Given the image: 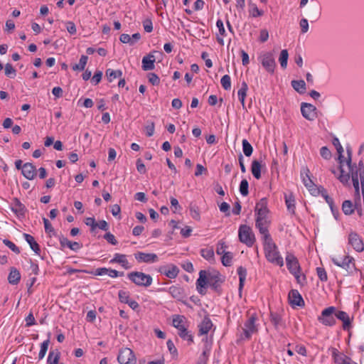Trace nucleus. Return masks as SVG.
Here are the masks:
<instances>
[{"mask_svg": "<svg viewBox=\"0 0 364 364\" xmlns=\"http://www.w3.org/2000/svg\"><path fill=\"white\" fill-rule=\"evenodd\" d=\"M144 29L146 32L150 33L153 31L152 22L150 19H146L143 21Z\"/></svg>", "mask_w": 364, "mask_h": 364, "instance_id": "63", "label": "nucleus"}, {"mask_svg": "<svg viewBox=\"0 0 364 364\" xmlns=\"http://www.w3.org/2000/svg\"><path fill=\"white\" fill-rule=\"evenodd\" d=\"M335 316L343 322L344 330H348L351 327V320L346 312L336 310Z\"/></svg>", "mask_w": 364, "mask_h": 364, "instance_id": "23", "label": "nucleus"}, {"mask_svg": "<svg viewBox=\"0 0 364 364\" xmlns=\"http://www.w3.org/2000/svg\"><path fill=\"white\" fill-rule=\"evenodd\" d=\"M255 212H262L264 213H268L269 210L267 208V200L266 198H262L255 206Z\"/></svg>", "mask_w": 364, "mask_h": 364, "instance_id": "38", "label": "nucleus"}, {"mask_svg": "<svg viewBox=\"0 0 364 364\" xmlns=\"http://www.w3.org/2000/svg\"><path fill=\"white\" fill-rule=\"evenodd\" d=\"M50 336V333L48 334V338L47 340H46L45 341H43L41 345V349H40V352L38 353L39 360L43 359L46 355V353L48 350V346L50 343V339H49Z\"/></svg>", "mask_w": 364, "mask_h": 364, "instance_id": "43", "label": "nucleus"}, {"mask_svg": "<svg viewBox=\"0 0 364 364\" xmlns=\"http://www.w3.org/2000/svg\"><path fill=\"white\" fill-rule=\"evenodd\" d=\"M270 321L276 328H278L279 326H282L283 325L282 317L277 313H270Z\"/></svg>", "mask_w": 364, "mask_h": 364, "instance_id": "40", "label": "nucleus"}, {"mask_svg": "<svg viewBox=\"0 0 364 364\" xmlns=\"http://www.w3.org/2000/svg\"><path fill=\"white\" fill-rule=\"evenodd\" d=\"M136 169L140 173H145L146 172V169L145 165L142 162L141 159H138L136 160Z\"/></svg>", "mask_w": 364, "mask_h": 364, "instance_id": "61", "label": "nucleus"}, {"mask_svg": "<svg viewBox=\"0 0 364 364\" xmlns=\"http://www.w3.org/2000/svg\"><path fill=\"white\" fill-rule=\"evenodd\" d=\"M247 90H248V86H247V83L245 82H243L242 83V86H241L240 89L237 92L238 98L242 105L243 109H245V99L247 95Z\"/></svg>", "mask_w": 364, "mask_h": 364, "instance_id": "33", "label": "nucleus"}, {"mask_svg": "<svg viewBox=\"0 0 364 364\" xmlns=\"http://www.w3.org/2000/svg\"><path fill=\"white\" fill-rule=\"evenodd\" d=\"M226 247H227V246H226L225 242H223V240L219 241L217 245L216 253L219 255H223L226 252H225Z\"/></svg>", "mask_w": 364, "mask_h": 364, "instance_id": "56", "label": "nucleus"}, {"mask_svg": "<svg viewBox=\"0 0 364 364\" xmlns=\"http://www.w3.org/2000/svg\"><path fill=\"white\" fill-rule=\"evenodd\" d=\"M333 146L336 147L337 152L338 154V163H339V169H340V175L338 176V180L344 185H349V181H350V174L349 173H344V170L343 168V163L345 161V158L343 155V149L341 146L339 139L336 137H334L332 141Z\"/></svg>", "mask_w": 364, "mask_h": 364, "instance_id": "3", "label": "nucleus"}, {"mask_svg": "<svg viewBox=\"0 0 364 364\" xmlns=\"http://www.w3.org/2000/svg\"><path fill=\"white\" fill-rule=\"evenodd\" d=\"M320 154L324 159H330L331 157V152L326 146H323L320 149Z\"/></svg>", "mask_w": 364, "mask_h": 364, "instance_id": "58", "label": "nucleus"}, {"mask_svg": "<svg viewBox=\"0 0 364 364\" xmlns=\"http://www.w3.org/2000/svg\"><path fill=\"white\" fill-rule=\"evenodd\" d=\"M303 182L311 194L315 195L316 191V185L314 183L308 173H306V176L303 178Z\"/></svg>", "mask_w": 364, "mask_h": 364, "instance_id": "35", "label": "nucleus"}, {"mask_svg": "<svg viewBox=\"0 0 364 364\" xmlns=\"http://www.w3.org/2000/svg\"><path fill=\"white\" fill-rule=\"evenodd\" d=\"M118 296L122 303L127 304L133 310L139 308L138 303L134 300L130 299L129 292L121 290L119 291Z\"/></svg>", "mask_w": 364, "mask_h": 364, "instance_id": "19", "label": "nucleus"}, {"mask_svg": "<svg viewBox=\"0 0 364 364\" xmlns=\"http://www.w3.org/2000/svg\"><path fill=\"white\" fill-rule=\"evenodd\" d=\"M316 272L318 278L322 282H326L328 279L327 274L326 270L322 267H317Z\"/></svg>", "mask_w": 364, "mask_h": 364, "instance_id": "57", "label": "nucleus"}, {"mask_svg": "<svg viewBox=\"0 0 364 364\" xmlns=\"http://www.w3.org/2000/svg\"><path fill=\"white\" fill-rule=\"evenodd\" d=\"M207 285L214 289L216 292L220 294L221 292L220 284L223 282L221 279V275L219 272L206 274Z\"/></svg>", "mask_w": 364, "mask_h": 364, "instance_id": "9", "label": "nucleus"}, {"mask_svg": "<svg viewBox=\"0 0 364 364\" xmlns=\"http://www.w3.org/2000/svg\"><path fill=\"white\" fill-rule=\"evenodd\" d=\"M288 299L292 307H303L305 305L304 301L298 290L291 289L289 293Z\"/></svg>", "mask_w": 364, "mask_h": 364, "instance_id": "14", "label": "nucleus"}, {"mask_svg": "<svg viewBox=\"0 0 364 364\" xmlns=\"http://www.w3.org/2000/svg\"><path fill=\"white\" fill-rule=\"evenodd\" d=\"M21 279V274L19 271L15 268L11 267L10 273L8 277V281L11 284H17Z\"/></svg>", "mask_w": 364, "mask_h": 364, "instance_id": "29", "label": "nucleus"}, {"mask_svg": "<svg viewBox=\"0 0 364 364\" xmlns=\"http://www.w3.org/2000/svg\"><path fill=\"white\" fill-rule=\"evenodd\" d=\"M21 173L26 178L33 180L36 176V166L31 163H26L23 165Z\"/></svg>", "mask_w": 364, "mask_h": 364, "instance_id": "20", "label": "nucleus"}, {"mask_svg": "<svg viewBox=\"0 0 364 364\" xmlns=\"http://www.w3.org/2000/svg\"><path fill=\"white\" fill-rule=\"evenodd\" d=\"M286 263L288 269L292 274L300 273L301 268L298 259L291 254L286 257Z\"/></svg>", "mask_w": 364, "mask_h": 364, "instance_id": "15", "label": "nucleus"}, {"mask_svg": "<svg viewBox=\"0 0 364 364\" xmlns=\"http://www.w3.org/2000/svg\"><path fill=\"white\" fill-rule=\"evenodd\" d=\"M85 224L90 226V230L92 232H94L95 229L97 228V222L95 221L94 218H87L85 220Z\"/></svg>", "mask_w": 364, "mask_h": 364, "instance_id": "59", "label": "nucleus"}, {"mask_svg": "<svg viewBox=\"0 0 364 364\" xmlns=\"http://www.w3.org/2000/svg\"><path fill=\"white\" fill-rule=\"evenodd\" d=\"M43 223H44L46 232H47V233L53 232L54 228H53L50 221L46 218H43Z\"/></svg>", "mask_w": 364, "mask_h": 364, "instance_id": "62", "label": "nucleus"}, {"mask_svg": "<svg viewBox=\"0 0 364 364\" xmlns=\"http://www.w3.org/2000/svg\"><path fill=\"white\" fill-rule=\"evenodd\" d=\"M251 171L254 177L257 179L261 178V164L257 160H254L251 165Z\"/></svg>", "mask_w": 364, "mask_h": 364, "instance_id": "34", "label": "nucleus"}, {"mask_svg": "<svg viewBox=\"0 0 364 364\" xmlns=\"http://www.w3.org/2000/svg\"><path fill=\"white\" fill-rule=\"evenodd\" d=\"M263 243L267 259L269 262L280 267L283 266V258L279 255V252L277 250V247L274 242L272 238L263 241Z\"/></svg>", "mask_w": 364, "mask_h": 364, "instance_id": "1", "label": "nucleus"}, {"mask_svg": "<svg viewBox=\"0 0 364 364\" xmlns=\"http://www.w3.org/2000/svg\"><path fill=\"white\" fill-rule=\"evenodd\" d=\"M285 203L287 205V210L292 214L295 213V199L293 194L284 195Z\"/></svg>", "mask_w": 364, "mask_h": 364, "instance_id": "31", "label": "nucleus"}, {"mask_svg": "<svg viewBox=\"0 0 364 364\" xmlns=\"http://www.w3.org/2000/svg\"><path fill=\"white\" fill-rule=\"evenodd\" d=\"M220 210L223 213H225L227 216H229L230 215V205L226 202H223L220 206Z\"/></svg>", "mask_w": 364, "mask_h": 364, "instance_id": "64", "label": "nucleus"}, {"mask_svg": "<svg viewBox=\"0 0 364 364\" xmlns=\"http://www.w3.org/2000/svg\"><path fill=\"white\" fill-rule=\"evenodd\" d=\"M353 205L350 200H345L342 205V210L346 215H351L354 212Z\"/></svg>", "mask_w": 364, "mask_h": 364, "instance_id": "44", "label": "nucleus"}, {"mask_svg": "<svg viewBox=\"0 0 364 364\" xmlns=\"http://www.w3.org/2000/svg\"><path fill=\"white\" fill-rule=\"evenodd\" d=\"M220 83L224 90H229L231 87L230 77L228 75H223L220 80Z\"/></svg>", "mask_w": 364, "mask_h": 364, "instance_id": "51", "label": "nucleus"}, {"mask_svg": "<svg viewBox=\"0 0 364 364\" xmlns=\"http://www.w3.org/2000/svg\"><path fill=\"white\" fill-rule=\"evenodd\" d=\"M348 242L357 252H362L364 250V244L362 239L356 232H350L348 237Z\"/></svg>", "mask_w": 364, "mask_h": 364, "instance_id": "16", "label": "nucleus"}, {"mask_svg": "<svg viewBox=\"0 0 364 364\" xmlns=\"http://www.w3.org/2000/svg\"><path fill=\"white\" fill-rule=\"evenodd\" d=\"M270 220H255V226L259 230V233L262 235V240H268L272 237L269 232V227Z\"/></svg>", "mask_w": 364, "mask_h": 364, "instance_id": "12", "label": "nucleus"}, {"mask_svg": "<svg viewBox=\"0 0 364 364\" xmlns=\"http://www.w3.org/2000/svg\"><path fill=\"white\" fill-rule=\"evenodd\" d=\"M233 255L232 253L230 252H225L222 258L221 262L222 264L225 267H230L232 265V259Z\"/></svg>", "mask_w": 364, "mask_h": 364, "instance_id": "49", "label": "nucleus"}, {"mask_svg": "<svg viewBox=\"0 0 364 364\" xmlns=\"http://www.w3.org/2000/svg\"><path fill=\"white\" fill-rule=\"evenodd\" d=\"M60 353L58 350H50L48 354L47 362L48 364H58L60 359Z\"/></svg>", "mask_w": 364, "mask_h": 364, "instance_id": "37", "label": "nucleus"}, {"mask_svg": "<svg viewBox=\"0 0 364 364\" xmlns=\"http://www.w3.org/2000/svg\"><path fill=\"white\" fill-rule=\"evenodd\" d=\"M148 80L150 83L153 85H158L160 82V79L158 75L154 73L148 74Z\"/></svg>", "mask_w": 364, "mask_h": 364, "instance_id": "55", "label": "nucleus"}, {"mask_svg": "<svg viewBox=\"0 0 364 364\" xmlns=\"http://www.w3.org/2000/svg\"><path fill=\"white\" fill-rule=\"evenodd\" d=\"M117 361L120 364H135L136 360L133 351L130 348H124L119 351Z\"/></svg>", "mask_w": 364, "mask_h": 364, "instance_id": "8", "label": "nucleus"}, {"mask_svg": "<svg viewBox=\"0 0 364 364\" xmlns=\"http://www.w3.org/2000/svg\"><path fill=\"white\" fill-rule=\"evenodd\" d=\"M335 313L336 307L329 306L326 308L321 311V315L318 317V320L324 326H334L336 323Z\"/></svg>", "mask_w": 364, "mask_h": 364, "instance_id": "7", "label": "nucleus"}, {"mask_svg": "<svg viewBox=\"0 0 364 364\" xmlns=\"http://www.w3.org/2000/svg\"><path fill=\"white\" fill-rule=\"evenodd\" d=\"M155 57L152 54L144 56L142 59V69L145 71L151 70L154 68Z\"/></svg>", "mask_w": 364, "mask_h": 364, "instance_id": "24", "label": "nucleus"}, {"mask_svg": "<svg viewBox=\"0 0 364 364\" xmlns=\"http://www.w3.org/2000/svg\"><path fill=\"white\" fill-rule=\"evenodd\" d=\"M87 56L82 55L80 58L78 64H75L73 66V70H83L87 62Z\"/></svg>", "mask_w": 364, "mask_h": 364, "instance_id": "46", "label": "nucleus"}, {"mask_svg": "<svg viewBox=\"0 0 364 364\" xmlns=\"http://www.w3.org/2000/svg\"><path fill=\"white\" fill-rule=\"evenodd\" d=\"M249 13L252 17L256 18L263 16L264 11L257 8L255 4H250Z\"/></svg>", "mask_w": 364, "mask_h": 364, "instance_id": "42", "label": "nucleus"}, {"mask_svg": "<svg viewBox=\"0 0 364 364\" xmlns=\"http://www.w3.org/2000/svg\"><path fill=\"white\" fill-rule=\"evenodd\" d=\"M332 262L341 267L344 276L352 274L356 269L354 259L348 255L335 256L332 258Z\"/></svg>", "mask_w": 364, "mask_h": 364, "instance_id": "2", "label": "nucleus"}, {"mask_svg": "<svg viewBox=\"0 0 364 364\" xmlns=\"http://www.w3.org/2000/svg\"><path fill=\"white\" fill-rule=\"evenodd\" d=\"M213 326V323L211 320L205 316L204 317L203 320L200 323V324L198 326L199 328V334L200 335H205L208 334L209 331L211 329Z\"/></svg>", "mask_w": 364, "mask_h": 364, "instance_id": "27", "label": "nucleus"}, {"mask_svg": "<svg viewBox=\"0 0 364 364\" xmlns=\"http://www.w3.org/2000/svg\"><path fill=\"white\" fill-rule=\"evenodd\" d=\"M127 277L130 281L139 287H148L153 281L150 274H146L141 272H132L127 274Z\"/></svg>", "mask_w": 364, "mask_h": 364, "instance_id": "4", "label": "nucleus"}, {"mask_svg": "<svg viewBox=\"0 0 364 364\" xmlns=\"http://www.w3.org/2000/svg\"><path fill=\"white\" fill-rule=\"evenodd\" d=\"M249 184L246 179L241 181L240 184V192L243 196H247L249 193Z\"/></svg>", "mask_w": 364, "mask_h": 364, "instance_id": "52", "label": "nucleus"}, {"mask_svg": "<svg viewBox=\"0 0 364 364\" xmlns=\"http://www.w3.org/2000/svg\"><path fill=\"white\" fill-rule=\"evenodd\" d=\"M115 263L121 264L125 269H129L132 267L125 255L115 253Z\"/></svg>", "mask_w": 364, "mask_h": 364, "instance_id": "32", "label": "nucleus"}, {"mask_svg": "<svg viewBox=\"0 0 364 364\" xmlns=\"http://www.w3.org/2000/svg\"><path fill=\"white\" fill-rule=\"evenodd\" d=\"M316 107L307 102H302L301 105V112L302 116L309 121H314L317 117Z\"/></svg>", "mask_w": 364, "mask_h": 364, "instance_id": "11", "label": "nucleus"}, {"mask_svg": "<svg viewBox=\"0 0 364 364\" xmlns=\"http://www.w3.org/2000/svg\"><path fill=\"white\" fill-rule=\"evenodd\" d=\"M260 61L262 66L269 73H274L276 63L272 53L267 52L262 54L260 57Z\"/></svg>", "mask_w": 364, "mask_h": 364, "instance_id": "10", "label": "nucleus"}, {"mask_svg": "<svg viewBox=\"0 0 364 364\" xmlns=\"http://www.w3.org/2000/svg\"><path fill=\"white\" fill-rule=\"evenodd\" d=\"M59 240L62 247L67 246L73 251H77L82 247V245L80 244L79 242H71L63 236L60 237Z\"/></svg>", "mask_w": 364, "mask_h": 364, "instance_id": "26", "label": "nucleus"}, {"mask_svg": "<svg viewBox=\"0 0 364 364\" xmlns=\"http://www.w3.org/2000/svg\"><path fill=\"white\" fill-rule=\"evenodd\" d=\"M320 16H321L320 7L318 6H314L313 9V11L311 14L310 17L312 19H314V21H316L320 18Z\"/></svg>", "mask_w": 364, "mask_h": 364, "instance_id": "60", "label": "nucleus"}, {"mask_svg": "<svg viewBox=\"0 0 364 364\" xmlns=\"http://www.w3.org/2000/svg\"><path fill=\"white\" fill-rule=\"evenodd\" d=\"M93 274L95 275H99V276L108 274L109 276L114 277V269H112L110 268L107 269L105 267L98 268V269H95V271L94 272Z\"/></svg>", "mask_w": 364, "mask_h": 364, "instance_id": "50", "label": "nucleus"}, {"mask_svg": "<svg viewBox=\"0 0 364 364\" xmlns=\"http://www.w3.org/2000/svg\"><path fill=\"white\" fill-rule=\"evenodd\" d=\"M239 240L247 247H252L255 242V234L251 228L247 225H241L238 230Z\"/></svg>", "mask_w": 364, "mask_h": 364, "instance_id": "5", "label": "nucleus"}, {"mask_svg": "<svg viewBox=\"0 0 364 364\" xmlns=\"http://www.w3.org/2000/svg\"><path fill=\"white\" fill-rule=\"evenodd\" d=\"M3 242L6 246H7L11 250H12L16 254L20 253L19 248L11 241H10L7 239H5L3 240Z\"/></svg>", "mask_w": 364, "mask_h": 364, "instance_id": "53", "label": "nucleus"}, {"mask_svg": "<svg viewBox=\"0 0 364 364\" xmlns=\"http://www.w3.org/2000/svg\"><path fill=\"white\" fill-rule=\"evenodd\" d=\"M185 317L181 315H176L173 318V326L178 330V335L184 340L193 342V336L189 334L187 328L183 325Z\"/></svg>", "mask_w": 364, "mask_h": 364, "instance_id": "6", "label": "nucleus"}, {"mask_svg": "<svg viewBox=\"0 0 364 364\" xmlns=\"http://www.w3.org/2000/svg\"><path fill=\"white\" fill-rule=\"evenodd\" d=\"M23 237L26 241L29 244L31 250L36 253L37 255H40L41 249L39 245L36 242L34 237L27 233H23Z\"/></svg>", "mask_w": 364, "mask_h": 364, "instance_id": "28", "label": "nucleus"}, {"mask_svg": "<svg viewBox=\"0 0 364 364\" xmlns=\"http://www.w3.org/2000/svg\"><path fill=\"white\" fill-rule=\"evenodd\" d=\"M237 274L239 275V280H240L239 290L241 291L242 289L243 288L244 283H245V279H246L247 269H246V268L243 267L242 266H240L237 268Z\"/></svg>", "mask_w": 364, "mask_h": 364, "instance_id": "36", "label": "nucleus"}, {"mask_svg": "<svg viewBox=\"0 0 364 364\" xmlns=\"http://www.w3.org/2000/svg\"><path fill=\"white\" fill-rule=\"evenodd\" d=\"M206 271L200 270L199 272V278L196 281V289L198 293L201 295H205L206 291L205 290L207 286Z\"/></svg>", "mask_w": 364, "mask_h": 364, "instance_id": "18", "label": "nucleus"}, {"mask_svg": "<svg viewBox=\"0 0 364 364\" xmlns=\"http://www.w3.org/2000/svg\"><path fill=\"white\" fill-rule=\"evenodd\" d=\"M257 320V316L255 314H252L250 316L248 320L245 323V328H243V333L245 337L247 339L250 338L251 335L257 331V328L255 325V321Z\"/></svg>", "mask_w": 364, "mask_h": 364, "instance_id": "13", "label": "nucleus"}, {"mask_svg": "<svg viewBox=\"0 0 364 364\" xmlns=\"http://www.w3.org/2000/svg\"><path fill=\"white\" fill-rule=\"evenodd\" d=\"M168 293L172 296L173 298L182 301L186 297V293L184 289L178 285H173L169 287Z\"/></svg>", "mask_w": 364, "mask_h": 364, "instance_id": "21", "label": "nucleus"}, {"mask_svg": "<svg viewBox=\"0 0 364 364\" xmlns=\"http://www.w3.org/2000/svg\"><path fill=\"white\" fill-rule=\"evenodd\" d=\"M242 144L244 154L247 157L250 156L253 152L252 146L247 139H243Z\"/></svg>", "mask_w": 364, "mask_h": 364, "instance_id": "45", "label": "nucleus"}, {"mask_svg": "<svg viewBox=\"0 0 364 364\" xmlns=\"http://www.w3.org/2000/svg\"><path fill=\"white\" fill-rule=\"evenodd\" d=\"M135 259L138 262L151 263L157 261L158 256L154 253H145L138 252L134 254Z\"/></svg>", "mask_w": 364, "mask_h": 364, "instance_id": "17", "label": "nucleus"}, {"mask_svg": "<svg viewBox=\"0 0 364 364\" xmlns=\"http://www.w3.org/2000/svg\"><path fill=\"white\" fill-rule=\"evenodd\" d=\"M201 256L208 261L214 260V251L212 247L204 248L200 250Z\"/></svg>", "mask_w": 364, "mask_h": 364, "instance_id": "41", "label": "nucleus"}, {"mask_svg": "<svg viewBox=\"0 0 364 364\" xmlns=\"http://www.w3.org/2000/svg\"><path fill=\"white\" fill-rule=\"evenodd\" d=\"M289 53L287 50L284 49L280 53V56L279 58V63L282 68H286L287 66V60H288Z\"/></svg>", "mask_w": 364, "mask_h": 364, "instance_id": "47", "label": "nucleus"}, {"mask_svg": "<svg viewBox=\"0 0 364 364\" xmlns=\"http://www.w3.org/2000/svg\"><path fill=\"white\" fill-rule=\"evenodd\" d=\"M292 87L299 94H304L306 91V82L303 80H292L291 82Z\"/></svg>", "mask_w": 364, "mask_h": 364, "instance_id": "30", "label": "nucleus"}, {"mask_svg": "<svg viewBox=\"0 0 364 364\" xmlns=\"http://www.w3.org/2000/svg\"><path fill=\"white\" fill-rule=\"evenodd\" d=\"M333 357L334 358L335 363L338 364H343V360H345L346 355H339L336 349L333 350Z\"/></svg>", "mask_w": 364, "mask_h": 364, "instance_id": "54", "label": "nucleus"}, {"mask_svg": "<svg viewBox=\"0 0 364 364\" xmlns=\"http://www.w3.org/2000/svg\"><path fill=\"white\" fill-rule=\"evenodd\" d=\"M159 272L170 279H174L178 276L179 269L176 265L171 264L168 269H166V267H161Z\"/></svg>", "mask_w": 364, "mask_h": 364, "instance_id": "25", "label": "nucleus"}, {"mask_svg": "<svg viewBox=\"0 0 364 364\" xmlns=\"http://www.w3.org/2000/svg\"><path fill=\"white\" fill-rule=\"evenodd\" d=\"M5 75L10 78H14L16 75V70L11 63H6L4 68Z\"/></svg>", "mask_w": 364, "mask_h": 364, "instance_id": "48", "label": "nucleus"}, {"mask_svg": "<svg viewBox=\"0 0 364 364\" xmlns=\"http://www.w3.org/2000/svg\"><path fill=\"white\" fill-rule=\"evenodd\" d=\"M14 206L11 207V210L18 218H24L26 208V206L17 198H14Z\"/></svg>", "mask_w": 364, "mask_h": 364, "instance_id": "22", "label": "nucleus"}, {"mask_svg": "<svg viewBox=\"0 0 364 364\" xmlns=\"http://www.w3.org/2000/svg\"><path fill=\"white\" fill-rule=\"evenodd\" d=\"M316 193H321V195L325 198L326 203L329 205V206L331 207V210H333V200L328 195L327 191L324 188L320 187L318 188H316Z\"/></svg>", "mask_w": 364, "mask_h": 364, "instance_id": "39", "label": "nucleus"}]
</instances>
